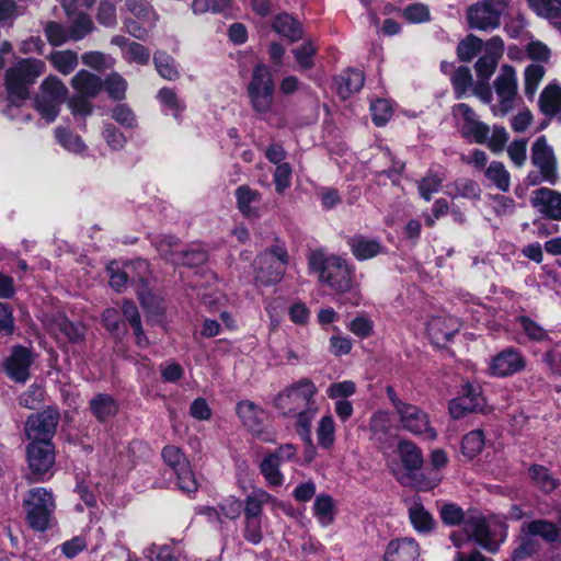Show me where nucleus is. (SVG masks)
Returning a JSON list of instances; mask_svg holds the SVG:
<instances>
[{
	"label": "nucleus",
	"instance_id": "b1692460",
	"mask_svg": "<svg viewBox=\"0 0 561 561\" xmlns=\"http://www.w3.org/2000/svg\"><path fill=\"white\" fill-rule=\"evenodd\" d=\"M420 547L416 540L402 538L390 541L385 550L382 561H417Z\"/></svg>",
	"mask_w": 561,
	"mask_h": 561
},
{
	"label": "nucleus",
	"instance_id": "7ed1b4c3",
	"mask_svg": "<svg viewBox=\"0 0 561 561\" xmlns=\"http://www.w3.org/2000/svg\"><path fill=\"white\" fill-rule=\"evenodd\" d=\"M45 69L46 65L41 59L18 58L5 71L4 83L9 100L16 105L27 100L30 87Z\"/></svg>",
	"mask_w": 561,
	"mask_h": 561
},
{
	"label": "nucleus",
	"instance_id": "7c9ffc66",
	"mask_svg": "<svg viewBox=\"0 0 561 561\" xmlns=\"http://www.w3.org/2000/svg\"><path fill=\"white\" fill-rule=\"evenodd\" d=\"M364 85L363 72L348 69L335 79L336 92L341 99H347L351 94L359 91Z\"/></svg>",
	"mask_w": 561,
	"mask_h": 561
},
{
	"label": "nucleus",
	"instance_id": "f8f14e48",
	"mask_svg": "<svg viewBox=\"0 0 561 561\" xmlns=\"http://www.w3.org/2000/svg\"><path fill=\"white\" fill-rule=\"evenodd\" d=\"M255 280L262 285L278 283L284 275L287 264V253L282 248H275L262 253L256 260Z\"/></svg>",
	"mask_w": 561,
	"mask_h": 561
},
{
	"label": "nucleus",
	"instance_id": "5fc2aeb1",
	"mask_svg": "<svg viewBox=\"0 0 561 561\" xmlns=\"http://www.w3.org/2000/svg\"><path fill=\"white\" fill-rule=\"evenodd\" d=\"M483 41L476 35H468L457 47V54L460 60H472L482 49Z\"/></svg>",
	"mask_w": 561,
	"mask_h": 561
},
{
	"label": "nucleus",
	"instance_id": "f3484780",
	"mask_svg": "<svg viewBox=\"0 0 561 561\" xmlns=\"http://www.w3.org/2000/svg\"><path fill=\"white\" fill-rule=\"evenodd\" d=\"M526 367V359L514 347H507L494 355L489 363V374L494 377H507L520 373Z\"/></svg>",
	"mask_w": 561,
	"mask_h": 561
},
{
	"label": "nucleus",
	"instance_id": "09e8293b",
	"mask_svg": "<svg viewBox=\"0 0 561 561\" xmlns=\"http://www.w3.org/2000/svg\"><path fill=\"white\" fill-rule=\"evenodd\" d=\"M546 73L545 67L540 64H531L525 69V94L533 99Z\"/></svg>",
	"mask_w": 561,
	"mask_h": 561
},
{
	"label": "nucleus",
	"instance_id": "6ab92c4d",
	"mask_svg": "<svg viewBox=\"0 0 561 561\" xmlns=\"http://www.w3.org/2000/svg\"><path fill=\"white\" fill-rule=\"evenodd\" d=\"M237 414L242 424L251 431L254 435L263 440H273L272 434L264 431L262 424L265 419V413L252 401H241L237 405Z\"/></svg>",
	"mask_w": 561,
	"mask_h": 561
},
{
	"label": "nucleus",
	"instance_id": "4468645a",
	"mask_svg": "<svg viewBox=\"0 0 561 561\" xmlns=\"http://www.w3.org/2000/svg\"><path fill=\"white\" fill-rule=\"evenodd\" d=\"M398 451L401 458V466L396 470L398 480L402 485L417 490L421 476V458L417 447L410 442L402 440Z\"/></svg>",
	"mask_w": 561,
	"mask_h": 561
},
{
	"label": "nucleus",
	"instance_id": "2f4dec72",
	"mask_svg": "<svg viewBox=\"0 0 561 561\" xmlns=\"http://www.w3.org/2000/svg\"><path fill=\"white\" fill-rule=\"evenodd\" d=\"M54 135L58 145L61 146L66 151L77 156L85 154L88 147L78 134H75L68 128L59 126L55 128Z\"/></svg>",
	"mask_w": 561,
	"mask_h": 561
},
{
	"label": "nucleus",
	"instance_id": "3c124183",
	"mask_svg": "<svg viewBox=\"0 0 561 561\" xmlns=\"http://www.w3.org/2000/svg\"><path fill=\"white\" fill-rule=\"evenodd\" d=\"M450 80L456 99H461L473 84L471 71L466 66L457 68Z\"/></svg>",
	"mask_w": 561,
	"mask_h": 561
},
{
	"label": "nucleus",
	"instance_id": "4d7b16f0",
	"mask_svg": "<svg viewBox=\"0 0 561 561\" xmlns=\"http://www.w3.org/2000/svg\"><path fill=\"white\" fill-rule=\"evenodd\" d=\"M56 335H61L70 342H77L83 337V328L80 324H75L66 318H60L51 328Z\"/></svg>",
	"mask_w": 561,
	"mask_h": 561
},
{
	"label": "nucleus",
	"instance_id": "49530a36",
	"mask_svg": "<svg viewBox=\"0 0 561 561\" xmlns=\"http://www.w3.org/2000/svg\"><path fill=\"white\" fill-rule=\"evenodd\" d=\"M313 513L322 526H329L334 519V502L330 495L321 494L316 497Z\"/></svg>",
	"mask_w": 561,
	"mask_h": 561
},
{
	"label": "nucleus",
	"instance_id": "58836bf2",
	"mask_svg": "<svg viewBox=\"0 0 561 561\" xmlns=\"http://www.w3.org/2000/svg\"><path fill=\"white\" fill-rule=\"evenodd\" d=\"M53 67L64 76L71 73L78 66V55L71 50H58L48 56Z\"/></svg>",
	"mask_w": 561,
	"mask_h": 561
},
{
	"label": "nucleus",
	"instance_id": "a18cd8bd",
	"mask_svg": "<svg viewBox=\"0 0 561 561\" xmlns=\"http://www.w3.org/2000/svg\"><path fill=\"white\" fill-rule=\"evenodd\" d=\"M539 549V542L533 536L524 529V525L520 528L519 543L512 552V559L515 561L526 559L537 552Z\"/></svg>",
	"mask_w": 561,
	"mask_h": 561
},
{
	"label": "nucleus",
	"instance_id": "c9c22d12",
	"mask_svg": "<svg viewBox=\"0 0 561 561\" xmlns=\"http://www.w3.org/2000/svg\"><path fill=\"white\" fill-rule=\"evenodd\" d=\"M318 445L331 449L335 443V421L330 413L322 415L317 424Z\"/></svg>",
	"mask_w": 561,
	"mask_h": 561
},
{
	"label": "nucleus",
	"instance_id": "ea45409f",
	"mask_svg": "<svg viewBox=\"0 0 561 561\" xmlns=\"http://www.w3.org/2000/svg\"><path fill=\"white\" fill-rule=\"evenodd\" d=\"M528 474L533 482L542 491L551 492L558 488V481L550 470L541 465H531Z\"/></svg>",
	"mask_w": 561,
	"mask_h": 561
},
{
	"label": "nucleus",
	"instance_id": "39448f33",
	"mask_svg": "<svg viewBox=\"0 0 561 561\" xmlns=\"http://www.w3.org/2000/svg\"><path fill=\"white\" fill-rule=\"evenodd\" d=\"M273 92L270 69L265 65H256L248 85V93L253 111L264 118L274 113Z\"/></svg>",
	"mask_w": 561,
	"mask_h": 561
},
{
	"label": "nucleus",
	"instance_id": "5701e85b",
	"mask_svg": "<svg viewBox=\"0 0 561 561\" xmlns=\"http://www.w3.org/2000/svg\"><path fill=\"white\" fill-rule=\"evenodd\" d=\"M32 362L33 357L30 350L22 346L14 347L5 362V371L13 380L25 382L28 378Z\"/></svg>",
	"mask_w": 561,
	"mask_h": 561
},
{
	"label": "nucleus",
	"instance_id": "2eb2a0df",
	"mask_svg": "<svg viewBox=\"0 0 561 561\" xmlns=\"http://www.w3.org/2000/svg\"><path fill=\"white\" fill-rule=\"evenodd\" d=\"M28 469L36 481L50 477L55 463V451L50 442H31L26 450Z\"/></svg>",
	"mask_w": 561,
	"mask_h": 561
},
{
	"label": "nucleus",
	"instance_id": "aec40b11",
	"mask_svg": "<svg viewBox=\"0 0 561 561\" xmlns=\"http://www.w3.org/2000/svg\"><path fill=\"white\" fill-rule=\"evenodd\" d=\"M157 249L164 259L174 264L193 266L204 263L207 259L206 253L201 250L182 251L171 238L161 241Z\"/></svg>",
	"mask_w": 561,
	"mask_h": 561
},
{
	"label": "nucleus",
	"instance_id": "9d476101",
	"mask_svg": "<svg viewBox=\"0 0 561 561\" xmlns=\"http://www.w3.org/2000/svg\"><path fill=\"white\" fill-rule=\"evenodd\" d=\"M462 531L466 535V539L462 538L461 534L454 533L450 535V539L457 548L462 547L467 540H473L491 553H495L499 550L500 543L492 539L490 529L483 517L471 516L465 519Z\"/></svg>",
	"mask_w": 561,
	"mask_h": 561
},
{
	"label": "nucleus",
	"instance_id": "4be33fe9",
	"mask_svg": "<svg viewBox=\"0 0 561 561\" xmlns=\"http://www.w3.org/2000/svg\"><path fill=\"white\" fill-rule=\"evenodd\" d=\"M459 329L458 319L447 314L435 316L427 323L428 337L436 346L445 345Z\"/></svg>",
	"mask_w": 561,
	"mask_h": 561
},
{
	"label": "nucleus",
	"instance_id": "a19ab883",
	"mask_svg": "<svg viewBox=\"0 0 561 561\" xmlns=\"http://www.w3.org/2000/svg\"><path fill=\"white\" fill-rule=\"evenodd\" d=\"M236 199L239 210L247 217L254 214L252 205L257 204L261 194L248 185H241L236 190Z\"/></svg>",
	"mask_w": 561,
	"mask_h": 561
},
{
	"label": "nucleus",
	"instance_id": "774afa93",
	"mask_svg": "<svg viewBox=\"0 0 561 561\" xmlns=\"http://www.w3.org/2000/svg\"><path fill=\"white\" fill-rule=\"evenodd\" d=\"M347 329L356 336L366 339L371 335L374 323L373 321L364 316H358L353 319L348 324Z\"/></svg>",
	"mask_w": 561,
	"mask_h": 561
},
{
	"label": "nucleus",
	"instance_id": "a878e982",
	"mask_svg": "<svg viewBox=\"0 0 561 561\" xmlns=\"http://www.w3.org/2000/svg\"><path fill=\"white\" fill-rule=\"evenodd\" d=\"M352 254L358 261H366L387 253V248L379 239L355 236L348 241Z\"/></svg>",
	"mask_w": 561,
	"mask_h": 561
},
{
	"label": "nucleus",
	"instance_id": "72a5a7b5",
	"mask_svg": "<svg viewBox=\"0 0 561 561\" xmlns=\"http://www.w3.org/2000/svg\"><path fill=\"white\" fill-rule=\"evenodd\" d=\"M540 111L547 116H556L561 112V87L548 84L539 96Z\"/></svg>",
	"mask_w": 561,
	"mask_h": 561
},
{
	"label": "nucleus",
	"instance_id": "f704fd0d",
	"mask_svg": "<svg viewBox=\"0 0 561 561\" xmlns=\"http://www.w3.org/2000/svg\"><path fill=\"white\" fill-rule=\"evenodd\" d=\"M524 529L533 536L541 537L547 542H561V529L551 522L536 519L524 524Z\"/></svg>",
	"mask_w": 561,
	"mask_h": 561
},
{
	"label": "nucleus",
	"instance_id": "4c0bfd02",
	"mask_svg": "<svg viewBox=\"0 0 561 561\" xmlns=\"http://www.w3.org/2000/svg\"><path fill=\"white\" fill-rule=\"evenodd\" d=\"M279 466L280 463L276 456L270 455H265L260 463V471L271 488H278L284 483V476L279 470Z\"/></svg>",
	"mask_w": 561,
	"mask_h": 561
},
{
	"label": "nucleus",
	"instance_id": "e2e57ef3",
	"mask_svg": "<svg viewBox=\"0 0 561 561\" xmlns=\"http://www.w3.org/2000/svg\"><path fill=\"white\" fill-rule=\"evenodd\" d=\"M144 556L150 561H176L169 545L152 543L144 550Z\"/></svg>",
	"mask_w": 561,
	"mask_h": 561
},
{
	"label": "nucleus",
	"instance_id": "052dcab7",
	"mask_svg": "<svg viewBox=\"0 0 561 561\" xmlns=\"http://www.w3.org/2000/svg\"><path fill=\"white\" fill-rule=\"evenodd\" d=\"M81 59L85 66L94 68L96 70L112 68L115 62L111 56L100 51L85 53L82 55Z\"/></svg>",
	"mask_w": 561,
	"mask_h": 561
},
{
	"label": "nucleus",
	"instance_id": "0eeeda50",
	"mask_svg": "<svg viewBox=\"0 0 561 561\" xmlns=\"http://www.w3.org/2000/svg\"><path fill=\"white\" fill-rule=\"evenodd\" d=\"M39 90L36 108L47 122H53L58 116L60 105L68 95V88L56 76H48L41 83Z\"/></svg>",
	"mask_w": 561,
	"mask_h": 561
},
{
	"label": "nucleus",
	"instance_id": "79ce46f5",
	"mask_svg": "<svg viewBox=\"0 0 561 561\" xmlns=\"http://www.w3.org/2000/svg\"><path fill=\"white\" fill-rule=\"evenodd\" d=\"M396 409L404 430L419 433L421 427L420 411L416 407L407 403H397Z\"/></svg>",
	"mask_w": 561,
	"mask_h": 561
},
{
	"label": "nucleus",
	"instance_id": "9b49d317",
	"mask_svg": "<svg viewBox=\"0 0 561 561\" xmlns=\"http://www.w3.org/2000/svg\"><path fill=\"white\" fill-rule=\"evenodd\" d=\"M164 463L170 467L176 476V484L183 492L197 490V481L186 456L176 446L169 445L162 450Z\"/></svg>",
	"mask_w": 561,
	"mask_h": 561
},
{
	"label": "nucleus",
	"instance_id": "1a4fd4ad",
	"mask_svg": "<svg viewBox=\"0 0 561 561\" xmlns=\"http://www.w3.org/2000/svg\"><path fill=\"white\" fill-rule=\"evenodd\" d=\"M493 87L499 103L492 107V112L496 116H505L515 107L518 90L516 70L510 65H503Z\"/></svg>",
	"mask_w": 561,
	"mask_h": 561
},
{
	"label": "nucleus",
	"instance_id": "c756f323",
	"mask_svg": "<svg viewBox=\"0 0 561 561\" xmlns=\"http://www.w3.org/2000/svg\"><path fill=\"white\" fill-rule=\"evenodd\" d=\"M71 87L78 94L95 98L102 90L103 82L96 75L80 70L71 79Z\"/></svg>",
	"mask_w": 561,
	"mask_h": 561
},
{
	"label": "nucleus",
	"instance_id": "a211bd4d",
	"mask_svg": "<svg viewBox=\"0 0 561 561\" xmlns=\"http://www.w3.org/2000/svg\"><path fill=\"white\" fill-rule=\"evenodd\" d=\"M57 423L58 413L54 409H46L27 419L25 432L31 442H50Z\"/></svg>",
	"mask_w": 561,
	"mask_h": 561
},
{
	"label": "nucleus",
	"instance_id": "cd10ccee",
	"mask_svg": "<svg viewBox=\"0 0 561 561\" xmlns=\"http://www.w3.org/2000/svg\"><path fill=\"white\" fill-rule=\"evenodd\" d=\"M111 43L122 49V56L127 62H135L138 65L148 64L150 51L144 45L130 42L128 38L121 35L113 36Z\"/></svg>",
	"mask_w": 561,
	"mask_h": 561
},
{
	"label": "nucleus",
	"instance_id": "423d86ee",
	"mask_svg": "<svg viewBox=\"0 0 561 561\" xmlns=\"http://www.w3.org/2000/svg\"><path fill=\"white\" fill-rule=\"evenodd\" d=\"M507 10V0H479L467 9L466 18L470 28L493 32L500 27Z\"/></svg>",
	"mask_w": 561,
	"mask_h": 561
},
{
	"label": "nucleus",
	"instance_id": "473e14b6",
	"mask_svg": "<svg viewBox=\"0 0 561 561\" xmlns=\"http://www.w3.org/2000/svg\"><path fill=\"white\" fill-rule=\"evenodd\" d=\"M272 27L278 35L287 38L289 42H297L302 37L300 23L287 13L275 16Z\"/></svg>",
	"mask_w": 561,
	"mask_h": 561
},
{
	"label": "nucleus",
	"instance_id": "f03ea898",
	"mask_svg": "<svg viewBox=\"0 0 561 561\" xmlns=\"http://www.w3.org/2000/svg\"><path fill=\"white\" fill-rule=\"evenodd\" d=\"M308 265L318 280L334 291L346 293L352 289L354 271L344 259L313 251L308 257Z\"/></svg>",
	"mask_w": 561,
	"mask_h": 561
},
{
	"label": "nucleus",
	"instance_id": "bb28decb",
	"mask_svg": "<svg viewBox=\"0 0 561 561\" xmlns=\"http://www.w3.org/2000/svg\"><path fill=\"white\" fill-rule=\"evenodd\" d=\"M448 462L447 454L442 448H435L430 454V467L426 469V473L423 472V492L431 491L436 488L442 479V469L446 467Z\"/></svg>",
	"mask_w": 561,
	"mask_h": 561
},
{
	"label": "nucleus",
	"instance_id": "412c9836",
	"mask_svg": "<svg viewBox=\"0 0 561 561\" xmlns=\"http://www.w3.org/2000/svg\"><path fill=\"white\" fill-rule=\"evenodd\" d=\"M530 203L543 217L561 220V193L540 187L533 192Z\"/></svg>",
	"mask_w": 561,
	"mask_h": 561
},
{
	"label": "nucleus",
	"instance_id": "6e6552de",
	"mask_svg": "<svg viewBox=\"0 0 561 561\" xmlns=\"http://www.w3.org/2000/svg\"><path fill=\"white\" fill-rule=\"evenodd\" d=\"M25 505L31 527L38 531L47 529L55 510L53 494L45 488H35L28 492Z\"/></svg>",
	"mask_w": 561,
	"mask_h": 561
},
{
	"label": "nucleus",
	"instance_id": "338daca9",
	"mask_svg": "<svg viewBox=\"0 0 561 561\" xmlns=\"http://www.w3.org/2000/svg\"><path fill=\"white\" fill-rule=\"evenodd\" d=\"M355 391H356L355 382L352 380H344V381L332 383L328 388L327 394L331 399L345 400L344 398H347V397L354 394Z\"/></svg>",
	"mask_w": 561,
	"mask_h": 561
},
{
	"label": "nucleus",
	"instance_id": "6e6d98bb",
	"mask_svg": "<svg viewBox=\"0 0 561 561\" xmlns=\"http://www.w3.org/2000/svg\"><path fill=\"white\" fill-rule=\"evenodd\" d=\"M125 7L138 20L156 24L157 15L146 0H125Z\"/></svg>",
	"mask_w": 561,
	"mask_h": 561
},
{
	"label": "nucleus",
	"instance_id": "ddd939ff",
	"mask_svg": "<svg viewBox=\"0 0 561 561\" xmlns=\"http://www.w3.org/2000/svg\"><path fill=\"white\" fill-rule=\"evenodd\" d=\"M486 407L481 387L474 382H465L461 394L449 402V413L453 419L459 420L468 413L483 412Z\"/></svg>",
	"mask_w": 561,
	"mask_h": 561
},
{
	"label": "nucleus",
	"instance_id": "bf43d9fd",
	"mask_svg": "<svg viewBox=\"0 0 561 561\" xmlns=\"http://www.w3.org/2000/svg\"><path fill=\"white\" fill-rule=\"evenodd\" d=\"M369 427L377 439H381L391 427L390 414L385 411L376 412L370 419Z\"/></svg>",
	"mask_w": 561,
	"mask_h": 561
},
{
	"label": "nucleus",
	"instance_id": "f257e3e1",
	"mask_svg": "<svg viewBox=\"0 0 561 561\" xmlns=\"http://www.w3.org/2000/svg\"><path fill=\"white\" fill-rule=\"evenodd\" d=\"M317 393L318 388L314 382L304 378L286 386L273 400V405L279 413L296 419L298 434L309 443L312 421L319 412Z\"/></svg>",
	"mask_w": 561,
	"mask_h": 561
},
{
	"label": "nucleus",
	"instance_id": "13d9d810",
	"mask_svg": "<svg viewBox=\"0 0 561 561\" xmlns=\"http://www.w3.org/2000/svg\"><path fill=\"white\" fill-rule=\"evenodd\" d=\"M373 122L377 126H383L392 116V107L387 100H376L370 105Z\"/></svg>",
	"mask_w": 561,
	"mask_h": 561
},
{
	"label": "nucleus",
	"instance_id": "20e7f679",
	"mask_svg": "<svg viewBox=\"0 0 561 561\" xmlns=\"http://www.w3.org/2000/svg\"><path fill=\"white\" fill-rule=\"evenodd\" d=\"M530 162L536 169L526 176L530 186L541 183L556 184L559 181L558 160L546 136L538 137L530 148Z\"/></svg>",
	"mask_w": 561,
	"mask_h": 561
},
{
	"label": "nucleus",
	"instance_id": "0e129e2a",
	"mask_svg": "<svg viewBox=\"0 0 561 561\" xmlns=\"http://www.w3.org/2000/svg\"><path fill=\"white\" fill-rule=\"evenodd\" d=\"M352 348L353 341L347 335L339 333L329 340V352L336 357L350 354Z\"/></svg>",
	"mask_w": 561,
	"mask_h": 561
},
{
	"label": "nucleus",
	"instance_id": "603ef678",
	"mask_svg": "<svg viewBox=\"0 0 561 561\" xmlns=\"http://www.w3.org/2000/svg\"><path fill=\"white\" fill-rule=\"evenodd\" d=\"M71 19L70 37L72 41H79L88 35L93 30V22L85 13H73L69 16Z\"/></svg>",
	"mask_w": 561,
	"mask_h": 561
},
{
	"label": "nucleus",
	"instance_id": "dca6fc26",
	"mask_svg": "<svg viewBox=\"0 0 561 561\" xmlns=\"http://www.w3.org/2000/svg\"><path fill=\"white\" fill-rule=\"evenodd\" d=\"M455 118L462 122L461 134L472 138L474 142L484 144L489 137L490 128L478 119L474 111L466 103L456 104L453 107Z\"/></svg>",
	"mask_w": 561,
	"mask_h": 561
},
{
	"label": "nucleus",
	"instance_id": "c03bdc74",
	"mask_svg": "<svg viewBox=\"0 0 561 561\" xmlns=\"http://www.w3.org/2000/svg\"><path fill=\"white\" fill-rule=\"evenodd\" d=\"M93 414L100 421H106L117 412V404L114 399L107 394H99L90 402Z\"/></svg>",
	"mask_w": 561,
	"mask_h": 561
},
{
	"label": "nucleus",
	"instance_id": "c85d7f7f",
	"mask_svg": "<svg viewBox=\"0 0 561 561\" xmlns=\"http://www.w3.org/2000/svg\"><path fill=\"white\" fill-rule=\"evenodd\" d=\"M138 271L139 278L142 280V274L147 272L148 270V263L145 260H136L135 262L127 263L124 266V271H119L118 265L114 262H112L107 266V271L110 273V285L115 290L119 291L122 290L126 283L128 277L130 276L131 271Z\"/></svg>",
	"mask_w": 561,
	"mask_h": 561
},
{
	"label": "nucleus",
	"instance_id": "393cba45",
	"mask_svg": "<svg viewBox=\"0 0 561 561\" xmlns=\"http://www.w3.org/2000/svg\"><path fill=\"white\" fill-rule=\"evenodd\" d=\"M271 503L272 510H286L284 503L277 501L263 489L254 490L248 495L244 504V519L261 518L263 505Z\"/></svg>",
	"mask_w": 561,
	"mask_h": 561
},
{
	"label": "nucleus",
	"instance_id": "37998d69",
	"mask_svg": "<svg viewBox=\"0 0 561 561\" xmlns=\"http://www.w3.org/2000/svg\"><path fill=\"white\" fill-rule=\"evenodd\" d=\"M485 176L500 191L507 192L510 190L511 175L502 162H491L485 170Z\"/></svg>",
	"mask_w": 561,
	"mask_h": 561
},
{
	"label": "nucleus",
	"instance_id": "e433bc0d",
	"mask_svg": "<svg viewBox=\"0 0 561 561\" xmlns=\"http://www.w3.org/2000/svg\"><path fill=\"white\" fill-rule=\"evenodd\" d=\"M527 7L539 18L561 19V0H525Z\"/></svg>",
	"mask_w": 561,
	"mask_h": 561
},
{
	"label": "nucleus",
	"instance_id": "8fccbe9b",
	"mask_svg": "<svg viewBox=\"0 0 561 561\" xmlns=\"http://www.w3.org/2000/svg\"><path fill=\"white\" fill-rule=\"evenodd\" d=\"M291 53L300 71L309 70L314 66L313 57L317 53V47L312 42L304 43L294 48Z\"/></svg>",
	"mask_w": 561,
	"mask_h": 561
},
{
	"label": "nucleus",
	"instance_id": "de8ad7c7",
	"mask_svg": "<svg viewBox=\"0 0 561 561\" xmlns=\"http://www.w3.org/2000/svg\"><path fill=\"white\" fill-rule=\"evenodd\" d=\"M484 447V434L481 430L467 433L461 442V451L469 459L477 457Z\"/></svg>",
	"mask_w": 561,
	"mask_h": 561
},
{
	"label": "nucleus",
	"instance_id": "864d4df0",
	"mask_svg": "<svg viewBox=\"0 0 561 561\" xmlns=\"http://www.w3.org/2000/svg\"><path fill=\"white\" fill-rule=\"evenodd\" d=\"M153 60L156 69L162 78L174 80L179 77L178 67L174 59L170 55L163 51H157L154 54Z\"/></svg>",
	"mask_w": 561,
	"mask_h": 561
},
{
	"label": "nucleus",
	"instance_id": "69168bd1",
	"mask_svg": "<svg viewBox=\"0 0 561 561\" xmlns=\"http://www.w3.org/2000/svg\"><path fill=\"white\" fill-rule=\"evenodd\" d=\"M507 154L516 167L522 168L527 159V140L517 139L512 141L507 147Z\"/></svg>",
	"mask_w": 561,
	"mask_h": 561
},
{
	"label": "nucleus",
	"instance_id": "680f3d73",
	"mask_svg": "<svg viewBox=\"0 0 561 561\" xmlns=\"http://www.w3.org/2000/svg\"><path fill=\"white\" fill-rule=\"evenodd\" d=\"M229 5L230 0H193L192 10L194 14L217 13Z\"/></svg>",
	"mask_w": 561,
	"mask_h": 561
}]
</instances>
